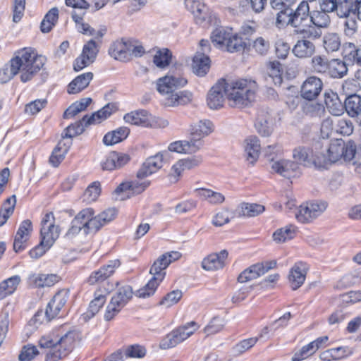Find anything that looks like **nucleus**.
<instances>
[{
  "mask_svg": "<svg viewBox=\"0 0 361 361\" xmlns=\"http://www.w3.org/2000/svg\"><path fill=\"white\" fill-rule=\"evenodd\" d=\"M224 95H226L228 99L232 102V106L241 108L253 100L255 92L249 87L247 80L240 79L229 82L225 79H221L208 93V106L212 109L222 107Z\"/></svg>",
  "mask_w": 361,
  "mask_h": 361,
  "instance_id": "f257e3e1",
  "label": "nucleus"
},
{
  "mask_svg": "<svg viewBox=\"0 0 361 361\" xmlns=\"http://www.w3.org/2000/svg\"><path fill=\"white\" fill-rule=\"evenodd\" d=\"M46 61L45 56L36 54L31 48H23L16 52L10 61V66H5L0 69V83L8 82L18 73H20V81L27 82L43 68Z\"/></svg>",
  "mask_w": 361,
  "mask_h": 361,
  "instance_id": "f03ea898",
  "label": "nucleus"
},
{
  "mask_svg": "<svg viewBox=\"0 0 361 361\" xmlns=\"http://www.w3.org/2000/svg\"><path fill=\"white\" fill-rule=\"evenodd\" d=\"M116 214L114 208H109L97 216L92 208L83 209L71 221L65 237L73 239L80 231H83L85 235L95 234L102 226L114 220Z\"/></svg>",
  "mask_w": 361,
  "mask_h": 361,
  "instance_id": "7ed1b4c3",
  "label": "nucleus"
},
{
  "mask_svg": "<svg viewBox=\"0 0 361 361\" xmlns=\"http://www.w3.org/2000/svg\"><path fill=\"white\" fill-rule=\"evenodd\" d=\"M188 80L180 76L167 74L157 82L158 92L165 96L164 104L167 106L185 105L192 100V94L188 90L176 92V89L184 87Z\"/></svg>",
  "mask_w": 361,
  "mask_h": 361,
  "instance_id": "20e7f679",
  "label": "nucleus"
},
{
  "mask_svg": "<svg viewBox=\"0 0 361 361\" xmlns=\"http://www.w3.org/2000/svg\"><path fill=\"white\" fill-rule=\"evenodd\" d=\"M76 334L68 331L60 336L56 331L43 336L39 341L41 348H50L46 361H58L67 356L73 350Z\"/></svg>",
  "mask_w": 361,
  "mask_h": 361,
  "instance_id": "39448f33",
  "label": "nucleus"
},
{
  "mask_svg": "<svg viewBox=\"0 0 361 361\" xmlns=\"http://www.w3.org/2000/svg\"><path fill=\"white\" fill-rule=\"evenodd\" d=\"M41 226L40 243L29 252L30 257L33 259L42 257L54 245L60 234L59 226L55 225V218L51 212L44 214Z\"/></svg>",
  "mask_w": 361,
  "mask_h": 361,
  "instance_id": "423d86ee",
  "label": "nucleus"
},
{
  "mask_svg": "<svg viewBox=\"0 0 361 361\" xmlns=\"http://www.w3.org/2000/svg\"><path fill=\"white\" fill-rule=\"evenodd\" d=\"M69 298V291L66 289L58 291L49 302L45 311L38 310L29 321L28 324L34 328L49 322L58 316L61 309L66 304Z\"/></svg>",
  "mask_w": 361,
  "mask_h": 361,
  "instance_id": "0eeeda50",
  "label": "nucleus"
},
{
  "mask_svg": "<svg viewBox=\"0 0 361 361\" xmlns=\"http://www.w3.org/2000/svg\"><path fill=\"white\" fill-rule=\"evenodd\" d=\"M326 151L332 164L341 159L350 161L355 157L356 145L353 140L345 142L342 139H335L331 140L329 146Z\"/></svg>",
  "mask_w": 361,
  "mask_h": 361,
  "instance_id": "6e6552de",
  "label": "nucleus"
},
{
  "mask_svg": "<svg viewBox=\"0 0 361 361\" xmlns=\"http://www.w3.org/2000/svg\"><path fill=\"white\" fill-rule=\"evenodd\" d=\"M198 327V324L195 322L192 321L175 329L162 339L160 343V347L162 349L175 347L192 335Z\"/></svg>",
  "mask_w": 361,
  "mask_h": 361,
  "instance_id": "1a4fd4ad",
  "label": "nucleus"
},
{
  "mask_svg": "<svg viewBox=\"0 0 361 361\" xmlns=\"http://www.w3.org/2000/svg\"><path fill=\"white\" fill-rule=\"evenodd\" d=\"M327 202L324 201L307 202L300 206L295 217L302 224L310 223L319 216L327 208Z\"/></svg>",
  "mask_w": 361,
  "mask_h": 361,
  "instance_id": "9d476101",
  "label": "nucleus"
},
{
  "mask_svg": "<svg viewBox=\"0 0 361 361\" xmlns=\"http://www.w3.org/2000/svg\"><path fill=\"white\" fill-rule=\"evenodd\" d=\"M353 9H350L347 6L336 16L341 20L343 32L345 37L353 39L355 38L359 32V20L355 16Z\"/></svg>",
  "mask_w": 361,
  "mask_h": 361,
  "instance_id": "9b49d317",
  "label": "nucleus"
},
{
  "mask_svg": "<svg viewBox=\"0 0 361 361\" xmlns=\"http://www.w3.org/2000/svg\"><path fill=\"white\" fill-rule=\"evenodd\" d=\"M254 32L255 30L252 27L247 26L243 28V32L240 35L230 33L226 44L227 51L235 52L250 49L251 43L247 41V35H252Z\"/></svg>",
  "mask_w": 361,
  "mask_h": 361,
  "instance_id": "f8f14e48",
  "label": "nucleus"
},
{
  "mask_svg": "<svg viewBox=\"0 0 361 361\" xmlns=\"http://www.w3.org/2000/svg\"><path fill=\"white\" fill-rule=\"evenodd\" d=\"M322 89V79L317 76H310L300 87V96L307 101H314L320 94Z\"/></svg>",
  "mask_w": 361,
  "mask_h": 361,
  "instance_id": "ddd939ff",
  "label": "nucleus"
},
{
  "mask_svg": "<svg viewBox=\"0 0 361 361\" xmlns=\"http://www.w3.org/2000/svg\"><path fill=\"white\" fill-rule=\"evenodd\" d=\"M121 265L119 259L110 260L108 264L102 266L99 269L91 273L87 279L90 285L99 283L109 279Z\"/></svg>",
  "mask_w": 361,
  "mask_h": 361,
  "instance_id": "4468645a",
  "label": "nucleus"
},
{
  "mask_svg": "<svg viewBox=\"0 0 361 361\" xmlns=\"http://www.w3.org/2000/svg\"><path fill=\"white\" fill-rule=\"evenodd\" d=\"M149 185L146 182L133 180L121 183L115 190V193L121 195V200L129 198L132 195H138L142 192Z\"/></svg>",
  "mask_w": 361,
  "mask_h": 361,
  "instance_id": "2eb2a0df",
  "label": "nucleus"
},
{
  "mask_svg": "<svg viewBox=\"0 0 361 361\" xmlns=\"http://www.w3.org/2000/svg\"><path fill=\"white\" fill-rule=\"evenodd\" d=\"M166 154H167V152H159L149 157L137 171V177L140 179L144 178L161 169L163 164L164 156Z\"/></svg>",
  "mask_w": 361,
  "mask_h": 361,
  "instance_id": "dca6fc26",
  "label": "nucleus"
},
{
  "mask_svg": "<svg viewBox=\"0 0 361 361\" xmlns=\"http://www.w3.org/2000/svg\"><path fill=\"white\" fill-rule=\"evenodd\" d=\"M311 11L308 1H302L298 6L295 11L292 9L293 27L299 28L309 25Z\"/></svg>",
  "mask_w": 361,
  "mask_h": 361,
  "instance_id": "f3484780",
  "label": "nucleus"
},
{
  "mask_svg": "<svg viewBox=\"0 0 361 361\" xmlns=\"http://www.w3.org/2000/svg\"><path fill=\"white\" fill-rule=\"evenodd\" d=\"M271 169L274 172L281 176L286 178H290L299 173L300 167L295 161L280 159L273 162Z\"/></svg>",
  "mask_w": 361,
  "mask_h": 361,
  "instance_id": "a211bd4d",
  "label": "nucleus"
},
{
  "mask_svg": "<svg viewBox=\"0 0 361 361\" xmlns=\"http://www.w3.org/2000/svg\"><path fill=\"white\" fill-rule=\"evenodd\" d=\"M345 111L353 118H357L361 126V96L349 93L344 100Z\"/></svg>",
  "mask_w": 361,
  "mask_h": 361,
  "instance_id": "6ab92c4d",
  "label": "nucleus"
},
{
  "mask_svg": "<svg viewBox=\"0 0 361 361\" xmlns=\"http://www.w3.org/2000/svg\"><path fill=\"white\" fill-rule=\"evenodd\" d=\"M306 274V264L299 262L294 264L288 275V281L293 290L298 289L304 283Z\"/></svg>",
  "mask_w": 361,
  "mask_h": 361,
  "instance_id": "aec40b11",
  "label": "nucleus"
},
{
  "mask_svg": "<svg viewBox=\"0 0 361 361\" xmlns=\"http://www.w3.org/2000/svg\"><path fill=\"white\" fill-rule=\"evenodd\" d=\"M330 62L326 77L342 79L348 74V64L343 57L331 59Z\"/></svg>",
  "mask_w": 361,
  "mask_h": 361,
  "instance_id": "412c9836",
  "label": "nucleus"
},
{
  "mask_svg": "<svg viewBox=\"0 0 361 361\" xmlns=\"http://www.w3.org/2000/svg\"><path fill=\"white\" fill-rule=\"evenodd\" d=\"M228 255V252L226 250H223L219 253H212L203 259L202 267L207 271L221 269L225 265V260Z\"/></svg>",
  "mask_w": 361,
  "mask_h": 361,
  "instance_id": "4be33fe9",
  "label": "nucleus"
},
{
  "mask_svg": "<svg viewBox=\"0 0 361 361\" xmlns=\"http://www.w3.org/2000/svg\"><path fill=\"white\" fill-rule=\"evenodd\" d=\"M341 55L348 66L357 64L361 66V47L353 42H345L343 45Z\"/></svg>",
  "mask_w": 361,
  "mask_h": 361,
  "instance_id": "5701e85b",
  "label": "nucleus"
},
{
  "mask_svg": "<svg viewBox=\"0 0 361 361\" xmlns=\"http://www.w3.org/2000/svg\"><path fill=\"white\" fill-rule=\"evenodd\" d=\"M292 51L299 59L312 58L316 52V46L309 39H299L294 45Z\"/></svg>",
  "mask_w": 361,
  "mask_h": 361,
  "instance_id": "b1692460",
  "label": "nucleus"
},
{
  "mask_svg": "<svg viewBox=\"0 0 361 361\" xmlns=\"http://www.w3.org/2000/svg\"><path fill=\"white\" fill-rule=\"evenodd\" d=\"M324 102L329 113L334 116H341L345 112L344 102L336 92H325Z\"/></svg>",
  "mask_w": 361,
  "mask_h": 361,
  "instance_id": "393cba45",
  "label": "nucleus"
},
{
  "mask_svg": "<svg viewBox=\"0 0 361 361\" xmlns=\"http://www.w3.org/2000/svg\"><path fill=\"white\" fill-rule=\"evenodd\" d=\"M202 142L197 140H179L171 143L169 150L178 153L191 154L197 152L201 147Z\"/></svg>",
  "mask_w": 361,
  "mask_h": 361,
  "instance_id": "a878e982",
  "label": "nucleus"
},
{
  "mask_svg": "<svg viewBox=\"0 0 361 361\" xmlns=\"http://www.w3.org/2000/svg\"><path fill=\"white\" fill-rule=\"evenodd\" d=\"M59 280L56 274H32L28 277V283L35 288L50 287Z\"/></svg>",
  "mask_w": 361,
  "mask_h": 361,
  "instance_id": "bb28decb",
  "label": "nucleus"
},
{
  "mask_svg": "<svg viewBox=\"0 0 361 361\" xmlns=\"http://www.w3.org/2000/svg\"><path fill=\"white\" fill-rule=\"evenodd\" d=\"M92 78L93 73L92 72H87L79 75L68 85V93L73 94L80 92L89 85Z\"/></svg>",
  "mask_w": 361,
  "mask_h": 361,
  "instance_id": "cd10ccee",
  "label": "nucleus"
},
{
  "mask_svg": "<svg viewBox=\"0 0 361 361\" xmlns=\"http://www.w3.org/2000/svg\"><path fill=\"white\" fill-rule=\"evenodd\" d=\"M123 119L126 123L144 127L152 126L149 114L147 111L140 109L131 111L124 115Z\"/></svg>",
  "mask_w": 361,
  "mask_h": 361,
  "instance_id": "c85d7f7f",
  "label": "nucleus"
},
{
  "mask_svg": "<svg viewBox=\"0 0 361 361\" xmlns=\"http://www.w3.org/2000/svg\"><path fill=\"white\" fill-rule=\"evenodd\" d=\"M117 110V106L115 103H108L101 109L92 114L90 116L85 115L84 121L87 118V123L96 124L109 118L113 112Z\"/></svg>",
  "mask_w": 361,
  "mask_h": 361,
  "instance_id": "c756f323",
  "label": "nucleus"
},
{
  "mask_svg": "<svg viewBox=\"0 0 361 361\" xmlns=\"http://www.w3.org/2000/svg\"><path fill=\"white\" fill-rule=\"evenodd\" d=\"M213 124L209 120L200 121L190 127L191 139L201 142L202 137L209 135L213 130Z\"/></svg>",
  "mask_w": 361,
  "mask_h": 361,
  "instance_id": "7c9ffc66",
  "label": "nucleus"
},
{
  "mask_svg": "<svg viewBox=\"0 0 361 361\" xmlns=\"http://www.w3.org/2000/svg\"><path fill=\"white\" fill-rule=\"evenodd\" d=\"M126 44L124 43V38L120 40H116L112 42L109 48L108 52L111 57L115 60L127 62L128 59V52L126 50Z\"/></svg>",
  "mask_w": 361,
  "mask_h": 361,
  "instance_id": "2f4dec72",
  "label": "nucleus"
},
{
  "mask_svg": "<svg viewBox=\"0 0 361 361\" xmlns=\"http://www.w3.org/2000/svg\"><path fill=\"white\" fill-rule=\"evenodd\" d=\"M129 133L130 130L128 128L125 126L119 127L105 134L103 137V142L106 146L114 145L127 138Z\"/></svg>",
  "mask_w": 361,
  "mask_h": 361,
  "instance_id": "473e14b6",
  "label": "nucleus"
},
{
  "mask_svg": "<svg viewBox=\"0 0 361 361\" xmlns=\"http://www.w3.org/2000/svg\"><path fill=\"white\" fill-rule=\"evenodd\" d=\"M192 70L197 75L202 77L210 68V59L204 54H196L192 59Z\"/></svg>",
  "mask_w": 361,
  "mask_h": 361,
  "instance_id": "72a5a7b5",
  "label": "nucleus"
},
{
  "mask_svg": "<svg viewBox=\"0 0 361 361\" xmlns=\"http://www.w3.org/2000/svg\"><path fill=\"white\" fill-rule=\"evenodd\" d=\"M245 151L247 160L254 164L258 159L260 151V143L257 137L250 136L245 140Z\"/></svg>",
  "mask_w": 361,
  "mask_h": 361,
  "instance_id": "f704fd0d",
  "label": "nucleus"
},
{
  "mask_svg": "<svg viewBox=\"0 0 361 361\" xmlns=\"http://www.w3.org/2000/svg\"><path fill=\"white\" fill-rule=\"evenodd\" d=\"M312 149L308 147L299 146L293 152V157L298 164L310 167L312 166Z\"/></svg>",
  "mask_w": 361,
  "mask_h": 361,
  "instance_id": "c9c22d12",
  "label": "nucleus"
},
{
  "mask_svg": "<svg viewBox=\"0 0 361 361\" xmlns=\"http://www.w3.org/2000/svg\"><path fill=\"white\" fill-rule=\"evenodd\" d=\"M185 4L196 18L197 23H201L206 20L207 8L202 0H186Z\"/></svg>",
  "mask_w": 361,
  "mask_h": 361,
  "instance_id": "e433bc0d",
  "label": "nucleus"
},
{
  "mask_svg": "<svg viewBox=\"0 0 361 361\" xmlns=\"http://www.w3.org/2000/svg\"><path fill=\"white\" fill-rule=\"evenodd\" d=\"M257 132L262 136H269L272 132L271 118L267 113L259 111L255 123Z\"/></svg>",
  "mask_w": 361,
  "mask_h": 361,
  "instance_id": "4c0bfd02",
  "label": "nucleus"
},
{
  "mask_svg": "<svg viewBox=\"0 0 361 361\" xmlns=\"http://www.w3.org/2000/svg\"><path fill=\"white\" fill-rule=\"evenodd\" d=\"M319 8L324 11L340 13L348 5V0H316Z\"/></svg>",
  "mask_w": 361,
  "mask_h": 361,
  "instance_id": "58836bf2",
  "label": "nucleus"
},
{
  "mask_svg": "<svg viewBox=\"0 0 361 361\" xmlns=\"http://www.w3.org/2000/svg\"><path fill=\"white\" fill-rule=\"evenodd\" d=\"M264 211V207L263 205L243 202L236 209L235 216L253 217L260 214Z\"/></svg>",
  "mask_w": 361,
  "mask_h": 361,
  "instance_id": "ea45409f",
  "label": "nucleus"
},
{
  "mask_svg": "<svg viewBox=\"0 0 361 361\" xmlns=\"http://www.w3.org/2000/svg\"><path fill=\"white\" fill-rule=\"evenodd\" d=\"M20 277L14 275L0 283V300L13 294L20 283Z\"/></svg>",
  "mask_w": 361,
  "mask_h": 361,
  "instance_id": "a19ab883",
  "label": "nucleus"
},
{
  "mask_svg": "<svg viewBox=\"0 0 361 361\" xmlns=\"http://www.w3.org/2000/svg\"><path fill=\"white\" fill-rule=\"evenodd\" d=\"M109 292L108 290H105L104 295L95 292L94 298L92 300L90 305L87 312L84 314L85 319H90L93 317L103 307L106 302V295Z\"/></svg>",
  "mask_w": 361,
  "mask_h": 361,
  "instance_id": "79ce46f5",
  "label": "nucleus"
},
{
  "mask_svg": "<svg viewBox=\"0 0 361 361\" xmlns=\"http://www.w3.org/2000/svg\"><path fill=\"white\" fill-rule=\"evenodd\" d=\"M329 12L324 11L323 9L313 10L311 11L310 23L317 28H326L331 23Z\"/></svg>",
  "mask_w": 361,
  "mask_h": 361,
  "instance_id": "37998d69",
  "label": "nucleus"
},
{
  "mask_svg": "<svg viewBox=\"0 0 361 361\" xmlns=\"http://www.w3.org/2000/svg\"><path fill=\"white\" fill-rule=\"evenodd\" d=\"M133 295V288L129 285H125L118 288L116 294L111 298L116 305L123 308L132 299Z\"/></svg>",
  "mask_w": 361,
  "mask_h": 361,
  "instance_id": "c03bdc74",
  "label": "nucleus"
},
{
  "mask_svg": "<svg viewBox=\"0 0 361 361\" xmlns=\"http://www.w3.org/2000/svg\"><path fill=\"white\" fill-rule=\"evenodd\" d=\"M84 119L85 116L82 117L81 120L74 123H72L69 125L68 127H66L61 135L62 138H72L77 135H79L85 131V128L87 126L92 125V123H87V118H86L85 121Z\"/></svg>",
  "mask_w": 361,
  "mask_h": 361,
  "instance_id": "a18cd8bd",
  "label": "nucleus"
},
{
  "mask_svg": "<svg viewBox=\"0 0 361 361\" xmlns=\"http://www.w3.org/2000/svg\"><path fill=\"white\" fill-rule=\"evenodd\" d=\"M330 59L325 55H314L311 59L310 65L314 72L326 76Z\"/></svg>",
  "mask_w": 361,
  "mask_h": 361,
  "instance_id": "49530a36",
  "label": "nucleus"
},
{
  "mask_svg": "<svg viewBox=\"0 0 361 361\" xmlns=\"http://www.w3.org/2000/svg\"><path fill=\"white\" fill-rule=\"evenodd\" d=\"M323 46L328 53H333L339 50L341 46V39L338 33L328 32L323 37Z\"/></svg>",
  "mask_w": 361,
  "mask_h": 361,
  "instance_id": "de8ad7c7",
  "label": "nucleus"
},
{
  "mask_svg": "<svg viewBox=\"0 0 361 361\" xmlns=\"http://www.w3.org/2000/svg\"><path fill=\"white\" fill-rule=\"evenodd\" d=\"M195 192L198 196L207 200L212 204H219L225 200V197L223 194L210 189L197 188L195 190Z\"/></svg>",
  "mask_w": 361,
  "mask_h": 361,
  "instance_id": "09e8293b",
  "label": "nucleus"
},
{
  "mask_svg": "<svg viewBox=\"0 0 361 361\" xmlns=\"http://www.w3.org/2000/svg\"><path fill=\"white\" fill-rule=\"evenodd\" d=\"M59 18V10L56 7L51 8L44 16L40 25V30L43 33L51 31Z\"/></svg>",
  "mask_w": 361,
  "mask_h": 361,
  "instance_id": "8fccbe9b",
  "label": "nucleus"
},
{
  "mask_svg": "<svg viewBox=\"0 0 361 361\" xmlns=\"http://www.w3.org/2000/svg\"><path fill=\"white\" fill-rule=\"evenodd\" d=\"M92 99L90 97L82 98L79 101L73 103L64 112L63 118H69L75 116L78 113L85 110V109L91 104Z\"/></svg>",
  "mask_w": 361,
  "mask_h": 361,
  "instance_id": "3c124183",
  "label": "nucleus"
},
{
  "mask_svg": "<svg viewBox=\"0 0 361 361\" xmlns=\"http://www.w3.org/2000/svg\"><path fill=\"white\" fill-rule=\"evenodd\" d=\"M164 256H160L152 265L149 273L152 277L162 281L166 275L165 269L169 267V262L165 260Z\"/></svg>",
  "mask_w": 361,
  "mask_h": 361,
  "instance_id": "603ef678",
  "label": "nucleus"
},
{
  "mask_svg": "<svg viewBox=\"0 0 361 361\" xmlns=\"http://www.w3.org/2000/svg\"><path fill=\"white\" fill-rule=\"evenodd\" d=\"M296 233L295 226L288 225L277 229L273 233L274 240L278 243H284L288 240L293 239Z\"/></svg>",
  "mask_w": 361,
  "mask_h": 361,
  "instance_id": "864d4df0",
  "label": "nucleus"
},
{
  "mask_svg": "<svg viewBox=\"0 0 361 361\" xmlns=\"http://www.w3.org/2000/svg\"><path fill=\"white\" fill-rule=\"evenodd\" d=\"M16 203V195L6 199L0 209V226H3L10 216L13 213Z\"/></svg>",
  "mask_w": 361,
  "mask_h": 361,
  "instance_id": "5fc2aeb1",
  "label": "nucleus"
},
{
  "mask_svg": "<svg viewBox=\"0 0 361 361\" xmlns=\"http://www.w3.org/2000/svg\"><path fill=\"white\" fill-rule=\"evenodd\" d=\"M268 76L276 85H281L283 82L281 64L277 61H270L268 66Z\"/></svg>",
  "mask_w": 361,
  "mask_h": 361,
  "instance_id": "6e6d98bb",
  "label": "nucleus"
},
{
  "mask_svg": "<svg viewBox=\"0 0 361 361\" xmlns=\"http://www.w3.org/2000/svg\"><path fill=\"white\" fill-rule=\"evenodd\" d=\"M259 337H262V334L259 337L249 338L236 343L232 348V353L233 355H240L247 350H250L256 344Z\"/></svg>",
  "mask_w": 361,
  "mask_h": 361,
  "instance_id": "4d7b16f0",
  "label": "nucleus"
},
{
  "mask_svg": "<svg viewBox=\"0 0 361 361\" xmlns=\"http://www.w3.org/2000/svg\"><path fill=\"white\" fill-rule=\"evenodd\" d=\"M302 109L303 113L310 117L321 116L324 112V107L322 104L312 101L304 102Z\"/></svg>",
  "mask_w": 361,
  "mask_h": 361,
  "instance_id": "13d9d810",
  "label": "nucleus"
},
{
  "mask_svg": "<svg viewBox=\"0 0 361 361\" xmlns=\"http://www.w3.org/2000/svg\"><path fill=\"white\" fill-rule=\"evenodd\" d=\"M278 11L276 14V24L278 27H283L286 25L293 26L292 8H274Z\"/></svg>",
  "mask_w": 361,
  "mask_h": 361,
  "instance_id": "bf43d9fd",
  "label": "nucleus"
},
{
  "mask_svg": "<svg viewBox=\"0 0 361 361\" xmlns=\"http://www.w3.org/2000/svg\"><path fill=\"white\" fill-rule=\"evenodd\" d=\"M101 192L100 183L95 181L92 183L85 190L83 194V201L91 203L97 200Z\"/></svg>",
  "mask_w": 361,
  "mask_h": 361,
  "instance_id": "052dcab7",
  "label": "nucleus"
},
{
  "mask_svg": "<svg viewBox=\"0 0 361 361\" xmlns=\"http://www.w3.org/2000/svg\"><path fill=\"white\" fill-rule=\"evenodd\" d=\"M230 32L223 27L216 28L211 35L212 42L219 48L226 47L227 39Z\"/></svg>",
  "mask_w": 361,
  "mask_h": 361,
  "instance_id": "680f3d73",
  "label": "nucleus"
},
{
  "mask_svg": "<svg viewBox=\"0 0 361 361\" xmlns=\"http://www.w3.org/2000/svg\"><path fill=\"white\" fill-rule=\"evenodd\" d=\"M171 59V53L168 49L159 50L153 59L154 63L159 68H165L169 65Z\"/></svg>",
  "mask_w": 361,
  "mask_h": 361,
  "instance_id": "e2e57ef3",
  "label": "nucleus"
},
{
  "mask_svg": "<svg viewBox=\"0 0 361 361\" xmlns=\"http://www.w3.org/2000/svg\"><path fill=\"white\" fill-rule=\"evenodd\" d=\"M225 322L223 318L219 317H213L209 324L204 327V333L209 336L219 332L224 326Z\"/></svg>",
  "mask_w": 361,
  "mask_h": 361,
  "instance_id": "0e129e2a",
  "label": "nucleus"
},
{
  "mask_svg": "<svg viewBox=\"0 0 361 361\" xmlns=\"http://www.w3.org/2000/svg\"><path fill=\"white\" fill-rule=\"evenodd\" d=\"M99 52V48L94 39L89 40L82 48V54L86 56L87 59H90V61H94L97 54Z\"/></svg>",
  "mask_w": 361,
  "mask_h": 361,
  "instance_id": "69168bd1",
  "label": "nucleus"
},
{
  "mask_svg": "<svg viewBox=\"0 0 361 361\" xmlns=\"http://www.w3.org/2000/svg\"><path fill=\"white\" fill-rule=\"evenodd\" d=\"M332 164L329 154L312 152V166L317 169H327Z\"/></svg>",
  "mask_w": 361,
  "mask_h": 361,
  "instance_id": "338daca9",
  "label": "nucleus"
},
{
  "mask_svg": "<svg viewBox=\"0 0 361 361\" xmlns=\"http://www.w3.org/2000/svg\"><path fill=\"white\" fill-rule=\"evenodd\" d=\"M38 354L39 351L36 346L32 345H24L18 355V360L20 361H31Z\"/></svg>",
  "mask_w": 361,
  "mask_h": 361,
  "instance_id": "774afa93",
  "label": "nucleus"
}]
</instances>
